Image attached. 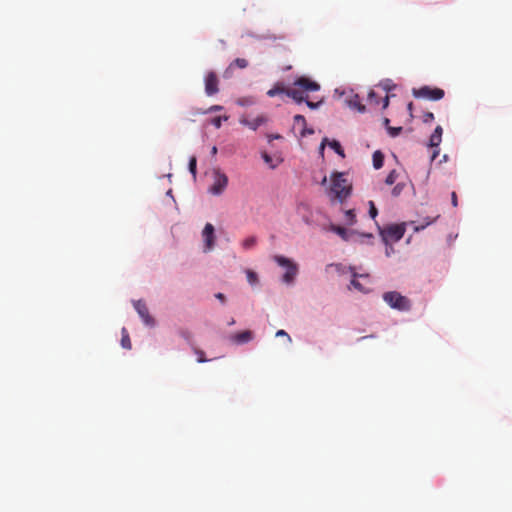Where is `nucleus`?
I'll return each mask as SVG.
<instances>
[{
	"label": "nucleus",
	"instance_id": "1",
	"mask_svg": "<svg viewBox=\"0 0 512 512\" xmlns=\"http://www.w3.org/2000/svg\"><path fill=\"white\" fill-rule=\"evenodd\" d=\"M352 184L342 172H334L330 176V186L327 189V196L332 203H344L351 195Z\"/></svg>",
	"mask_w": 512,
	"mask_h": 512
},
{
	"label": "nucleus",
	"instance_id": "2",
	"mask_svg": "<svg viewBox=\"0 0 512 512\" xmlns=\"http://www.w3.org/2000/svg\"><path fill=\"white\" fill-rule=\"evenodd\" d=\"M383 300L393 309L399 311H409L411 301L396 291H390L383 294Z\"/></svg>",
	"mask_w": 512,
	"mask_h": 512
},
{
	"label": "nucleus",
	"instance_id": "3",
	"mask_svg": "<svg viewBox=\"0 0 512 512\" xmlns=\"http://www.w3.org/2000/svg\"><path fill=\"white\" fill-rule=\"evenodd\" d=\"M273 260L281 267L286 269V272L283 275V282L286 284H291L294 282L297 274H298V266L295 262L281 255H275Z\"/></svg>",
	"mask_w": 512,
	"mask_h": 512
},
{
	"label": "nucleus",
	"instance_id": "4",
	"mask_svg": "<svg viewBox=\"0 0 512 512\" xmlns=\"http://www.w3.org/2000/svg\"><path fill=\"white\" fill-rule=\"evenodd\" d=\"M413 96L416 98H424L428 100L437 101L444 97L445 92L441 88L423 86L419 89H413Z\"/></svg>",
	"mask_w": 512,
	"mask_h": 512
},
{
	"label": "nucleus",
	"instance_id": "5",
	"mask_svg": "<svg viewBox=\"0 0 512 512\" xmlns=\"http://www.w3.org/2000/svg\"><path fill=\"white\" fill-rule=\"evenodd\" d=\"M228 185V177L219 170L214 172V182L209 188V192L213 195H220L224 192Z\"/></svg>",
	"mask_w": 512,
	"mask_h": 512
},
{
	"label": "nucleus",
	"instance_id": "6",
	"mask_svg": "<svg viewBox=\"0 0 512 512\" xmlns=\"http://www.w3.org/2000/svg\"><path fill=\"white\" fill-rule=\"evenodd\" d=\"M202 237L205 243L204 251H211L215 245V229L211 223H207L205 225L202 231Z\"/></svg>",
	"mask_w": 512,
	"mask_h": 512
},
{
	"label": "nucleus",
	"instance_id": "7",
	"mask_svg": "<svg viewBox=\"0 0 512 512\" xmlns=\"http://www.w3.org/2000/svg\"><path fill=\"white\" fill-rule=\"evenodd\" d=\"M219 79L215 72L207 73L205 77V93L208 96L215 95L219 91Z\"/></svg>",
	"mask_w": 512,
	"mask_h": 512
},
{
	"label": "nucleus",
	"instance_id": "8",
	"mask_svg": "<svg viewBox=\"0 0 512 512\" xmlns=\"http://www.w3.org/2000/svg\"><path fill=\"white\" fill-rule=\"evenodd\" d=\"M134 307H135L137 313L139 314V316L141 317V319L143 320V322L147 326H154L155 320L152 316H150L149 310H148L145 302H143L142 300H138V301L134 302Z\"/></svg>",
	"mask_w": 512,
	"mask_h": 512
},
{
	"label": "nucleus",
	"instance_id": "9",
	"mask_svg": "<svg viewBox=\"0 0 512 512\" xmlns=\"http://www.w3.org/2000/svg\"><path fill=\"white\" fill-rule=\"evenodd\" d=\"M405 233V227L401 224L391 225L384 230V238H390L393 241H399Z\"/></svg>",
	"mask_w": 512,
	"mask_h": 512
},
{
	"label": "nucleus",
	"instance_id": "10",
	"mask_svg": "<svg viewBox=\"0 0 512 512\" xmlns=\"http://www.w3.org/2000/svg\"><path fill=\"white\" fill-rule=\"evenodd\" d=\"M294 86L299 87L300 89H302L305 92L318 91L320 89V85L317 82L311 80L310 78L304 77V76L296 79L294 82Z\"/></svg>",
	"mask_w": 512,
	"mask_h": 512
},
{
	"label": "nucleus",
	"instance_id": "11",
	"mask_svg": "<svg viewBox=\"0 0 512 512\" xmlns=\"http://www.w3.org/2000/svg\"><path fill=\"white\" fill-rule=\"evenodd\" d=\"M287 96L292 98L298 104L304 102L307 98V95H305V91H303L297 86L293 88H288Z\"/></svg>",
	"mask_w": 512,
	"mask_h": 512
},
{
	"label": "nucleus",
	"instance_id": "12",
	"mask_svg": "<svg viewBox=\"0 0 512 512\" xmlns=\"http://www.w3.org/2000/svg\"><path fill=\"white\" fill-rule=\"evenodd\" d=\"M253 339V333L250 330H244L231 336V340L236 344H244Z\"/></svg>",
	"mask_w": 512,
	"mask_h": 512
},
{
	"label": "nucleus",
	"instance_id": "13",
	"mask_svg": "<svg viewBox=\"0 0 512 512\" xmlns=\"http://www.w3.org/2000/svg\"><path fill=\"white\" fill-rule=\"evenodd\" d=\"M442 133L443 129L441 126H437L433 132V134L430 136L429 139V146L432 148H437L442 140Z\"/></svg>",
	"mask_w": 512,
	"mask_h": 512
},
{
	"label": "nucleus",
	"instance_id": "14",
	"mask_svg": "<svg viewBox=\"0 0 512 512\" xmlns=\"http://www.w3.org/2000/svg\"><path fill=\"white\" fill-rule=\"evenodd\" d=\"M266 121H267L266 117L263 115H260L251 120H241V123L248 126L252 130H256L258 127H260Z\"/></svg>",
	"mask_w": 512,
	"mask_h": 512
},
{
	"label": "nucleus",
	"instance_id": "15",
	"mask_svg": "<svg viewBox=\"0 0 512 512\" xmlns=\"http://www.w3.org/2000/svg\"><path fill=\"white\" fill-rule=\"evenodd\" d=\"M347 103H348L350 108L356 109L359 112H364L365 111V106L361 103V99H360L359 95H357V94L352 95L347 100Z\"/></svg>",
	"mask_w": 512,
	"mask_h": 512
},
{
	"label": "nucleus",
	"instance_id": "16",
	"mask_svg": "<svg viewBox=\"0 0 512 512\" xmlns=\"http://www.w3.org/2000/svg\"><path fill=\"white\" fill-rule=\"evenodd\" d=\"M288 88L284 86L282 83H276L268 92L267 95L269 97H274L280 94L287 95Z\"/></svg>",
	"mask_w": 512,
	"mask_h": 512
},
{
	"label": "nucleus",
	"instance_id": "17",
	"mask_svg": "<svg viewBox=\"0 0 512 512\" xmlns=\"http://www.w3.org/2000/svg\"><path fill=\"white\" fill-rule=\"evenodd\" d=\"M261 157L271 169H275L282 162V159H277L274 161L267 152H262Z\"/></svg>",
	"mask_w": 512,
	"mask_h": 512
},
{
	"label": "nucleus",
	"instance_id": "18",
	"mask_svg": "<svg viewBox=\"0 0 512 512\" xmlns=\"http://www.w3.org/2000/svg\"><path fill=\"white\" fill-rule=\"evenodd\" d=\"M373 166L375 169H380L384 163V155L381 151L377 150L372 156Z\"/></svg>",
	"mask_w": 512,
	"mask_h": 512
},
{
	"label": "nucleus",
	"instance_id": "19",
	"mask_svg": "<svg viewBox=\"0 0 512 512\" xmlns=\"http://www.w3.org/2000/svg\"><path fill=\"white\" fill-rule=\"evenodd\" d=\"M121 334H122L121 346L124 349L130 350L131 347H132V344H131V340H130V337H129V333H128V331H127V329L125 327L122 328Z\"/></svg>",
	"mask_w": 512,
	"mask_h": 512
},
{
	"label": "nucleus",
	"instance_id": "20",
	"mask_svg": "<svg viewBox=\"0 0 512 512\" xmlns=\"http://www.w3.org/2000/svg\"><path fill=\"white\" fill-rule=\"evenodd\" d=\"M331 231H333L336 234H338L344 240L348 239V233H347V230L344 227L337 226V225H332L331 226Z\"/></svg>",
	"mask_w": 512,
	"mask_h": 512
},
{
	"label": "nucleus",
	"instance_id": "21",
	"mask_svg": "<svg viewBox=\"0 0 512 512\" xmlns=\"http://www.w3.org/2000/svg\"><path fill=\"white\" fill-rule=\"evenodd\" d=\"M345 222L348 225H353L356 222V215L353 209L345 211Z\"/></svg>",
	"mask_w": 512,
	"mask_h": 512
},
{
	"label": "nucleus",
	"instance_id": "22",
	"mask_svg": "<svg viewBox=\"0 0 512 512\" xmlns=\"http://www.w3.org/2000/svg\"><path fill=\"white\" fill-rule=\"evenodd\" d=\"M256 243L257 238L255 236H250L242 242V246L244 249H251L256 245Z\"/></svg>",
	"mask_w": 512,
	"mask_h": 512
},
{
	"label": "nucleus",
	"instance_id": "23",
	"mask_svg": "<svg viewBox=\"0 0 512 512\" xmlns=\"http://www.w3.org/2000/svg\"><path fill=\"white\" fill-rule=\"evenodd\" d=\"M329 146L337 153L339 154L340 156L344 157V150L341 146V144L336 141V140H333L329 143Z\"/></svg>",
	"mask_w": 512,
	"mask_h": 512
},
{
	"label": "nucleus",
	"instance_id": "24",
	"mask_svg": "<svg viewBox=\"0 0 512 512\" xmlns=\"http://www.w3.org/2000/svg\"><path fill=\"white\" fill-rule=\"evenodd\" d=\"M357 277H358V274L354 273V274H353V279H352V281H351V285H352L355 289L359 290L360 292H368V290H367V289H365V288L362 286V284H361V283L356 279Z\"/></svg>",
	"mask_w": 512,
	"mask_h": 512
},
{
	"label": "nucleus",
	"instance_id": "25",
	"mask_svg": "<svg viewBox=\"0 0 512 512\" xmlns=\"http://www.w3.org/2000/svg\"><path fill=\"white\" fill-rule=\"evenodd\" d=\"M232 66L244 69L248 66V61L244 58H237L233 61V63H231L230 67Z\"/></svg>",
	"mask_w": 512,
	"mask_h": 512
},
{
	"label": "nucleus",
	"instance_id": "26",
	"mask_svg": "<svg viewBox=\"0 0 512 512\" xmlns=\"http://www.w3.org/2000/svg\"><path fill=\"white\" fill-rule=\"evenodd\" d=\"M397 177H398L397 172H396L395 170H392V171L387 175V177H386V179H385V183H386L387 185H392V184H394V183H395V181H396Z\"/></svg>",
	"mask_w": 512,
	"mask_h": 512
},
{
	"label": "nucleus",
	"instance_id": "27",
	"mask_svg": "<svg viewBox=\"0 0 512 512\" xmlns=\"http://www.w3.org/2000/svg\"><path fill=\"white\" fill-rule=\"evenodd\" d=\"M222 120L226 121L228 120V117L227 116H217V117H214L213 119H211V124L216 127V128H220L221 125H222Z\"/></svg>",
	"mask_w": 512,
	"mask_h": 512
},
{
	"label": "nucleus",
	"instance_id": "28",
	"mask_svg": "<svg viewBox=\"0 0 512 512\" xmlns=\"http://www.w3.org/2000/svg\"><path fill=\"white\" fill-rule=\"evenodd\" d=\"M196 165H197L196 157H191L190 161H189V171L191 172V174L193 175L194 178L196 177V173H197Z\"/></svg>",
	"mask_w": 512,
	"mask_h": 512
},
{
	"label": "nucleus",
	"instance_id": "29",
	"mask_svg": "<svg viewBox=\"0 0 512 512\" xmlns=\"http://www.w3.org/2000/svg\"><path fill=\"white\" fill-rule=\"evenodd\" d=\"M368 100L370 104L374 103L375 105L379 104V99L375 91L370 90L368 93Z\"/></svg>",
	"mask_w": 512,
	"mask_h": 512
},
{
	"label": "nucleus",
	"instance_id": "30",
	"mask_svg": "<svg viewBox=\"0 0 512 512\" xmlns=\"http://www.w3.org/2000/svg\"><path fill=\"white\" fill-rule=\"evenodd\" d=\"M247 280L250 284H255L258 281L257 274L251 270L247 271Z\"/></svg>",
	"mask_w": 512,
	"mask_h": 512
},
{
	"label": "nucleus",
	"instance_id": "31",
	"mask_svg": "<svg viewBox=\"0 0 512 512\" xmlns=\"http://www.w3.org/2000/svg\"><path fill=\"white\" fill-rule=\"evenodd\" d=\"M378 211L373 201H369V215L371 218L375 219Z\"/></svg>",
	"mask_w": 512,
	"mask_h": 512
},
{
	"label": "nucleus",
	"instance_id": "32",
	"mask_svg": "<svg viewBox=\"0 0 512 512\" xmlns=\"http://www.w3.org/2000/svg\"><path fill=\"white\" fill-rule=\"evenodd\" d=\"M294 122L302 126H306V119L303 115L297 114L294 116Z\"/></svg>",
	"mask_w": 512,
	"mask_h": 512
},
{
	"label": "nucleus",
	"instance_id": "33",
	"mask_svg": "<svg viewBox=\"0 0 512 512\" xmlns=\"http://www.w3.org/2000/svg\"><path fill=\"white\" fill-rule=\"evenodd\" d=\"M222 109H223V107L220 105H213V106L209 107L207 110L201 111L200 113L206 114V113H210V112L221 111Z\"/></svg>",
	"mask_w": 512,
	"mask_h": 512
},
{
	"label": "nucleus",
	"instance_id": "34",
	"mask_svg": "<svg viewBox=\"0 0 512 512\" xmlns=\"http://www.w3.org/2000/svg\"><path fill=\"white\" fill-rule=\"evenodd\" d=\"M402 131V127H397V128H394V127H389L388 128V132L389 134L392 136V137H395V136H398L400 134V132Z\"/></svg>",
	"mask_w": 512,
	"mask_h": 512
},
{
	"label": "nucleus",
	"instance_id": "35",
	"mask_svg": "<svg viewBox=\"0 0 512 512\" xmlns=\"http://www.w3.org/2000/svg\"><path fill=\"white\" fill-rule=\"evenodd\" d=\"M181 337H183L187 342H190L192 340V333L188 330H181L180 331Z\"/></svg>",
	"mask_w": 512,
	"mask_h": 512
},
{
	"label": "nucleus",
	"instance_id": "36",
	"mask_svg": "<svg viewBox=\"0 0 512 512\" xmlns=\"http://www.w3.org/2000/svg\"><path fill=\"white\" fill-rule=\"evenodd\" d=\"M434 120V114L432 112H426L423 115V122L424 123H430Z\"/></svg>",
	"mask_w": 512,
	"mask_h": 512
},
{
	"label": "nucleus",
	"instance_id": "37",
	"mask_svg": "<svg viewBox=\"0 0 512 512\" xmlns=\"http://www.w3.org/2000/svg\"><path fill=\"white\" fill-rule=\"evenodd\" d=\"M276 337H286L289 343H291V342H292L291 337H290V336H289V334H288L286 331H284V330H278V331L276 332Z\"/></svg>",
	"mask_w": 512,
	"mask_h": 512
},
{
	"label": "nucleus",
	"instance_id": "38",
	"mask_svg": "<svg viewBox=\"0 0 512 512\" xmlns=\"http://www.w3.org/2000/svg\"><path fill=\"white\" fill-rule=\"evenodd\" d=\"M195 353L198 355V362L203 363L206 362L207 359L204 357V352L198 349H195Z\"/></svg>",
	"mask_w": 512,
	"mask_h": 512
},
{
	"label": "nucleus",
	"instance_id": "39",
	"mask_svg": "<svg viewBox=\"0 0 512 512\" xmlns=\"http://www.w3.org/2000/svg\"><path fill=\"white\" fill-rule=\"evenodd\" d=\"M402 189H403V186H402V185H400V184H397V185L393 188V190H392V194H393V196H399V195H400V193H401V191H402Z\"/></svg>",
	"mask_w": 512,
	"mask_h": 512
},
{
	"label": "nucleus",
	"instance_id": "40",
	"mask_svg": "<svg viewBox=\"0 0 512 512\" xmlns=\"http://www.w3.org/2000/svg\"><path fill=\"white\" fill-rule=\"evenodd\" d=\"M304 102H306L307 106H308L309 108H311V109H316V108H318V106H319V105H320V103H321V102H317V103L311 102V101H309L307 98H306V100H305Z\"/></svg>",
	"mask_w": 512,
	"mask_h": 512
},
{
	"label": "nucleus",
	"instance_id": "41",
	"mask_svg": "<svg viewBox=\"0 0 512 512\" xmlns=\"http://www.w3.org/2000/svg\"><path fill=\"white\" fill-rule=\"evenodd\" d=\"M451 202H452V205H453L454 207H457V205H458V199H457V194H456V192H452V194H451Z\"/></svg>",
	"mask_w": 512,
	"mask_h": 512
},
{
	"label": "nucleus",
	"instance_id": "42",
	"mask_svg": "<svg viewBox=\"0 0 512 512\" xmlns=\"http://www.w3.org/2000/svg\"><path fill=\"white\" fill-rule=\"evenodd\" d=\"M313 133H314L313 129H307L306 126H303V130L301 132L302 136H305L307 134L311 135Z\"/></svg>",
	"mask_w": 512,
	"mask_h": 512
},
{
	"label": "nucleus",
	"instance_id": "43",
	"mask_svg": "<svg viewBox=\"0 0 512 512\" xmlns=\"http://www.w3.org/2000/svg\"><path fill=\"white\" fill-rule=\"evenodd\" d=\"M215 297L220 300L222 303H225L226 297L223 293H217Z\"/></svg>",
	"mask_w": 512,
	"mask_h": 512
},
{
	"label": "nucleus",
	"instance_id": "44",
	"mask_svg": "<svg viewBox=\"0 0 512 512\" xmlns=\"http://www.w3.org/2000/svg\"><path fill=\"white\" fill-rule=\"evenodd\" d=\"M389 105V97L386 95L383 99V108H387Z\"/></svg>",
	"mask_w": 512,
	"mask_h": 512
},
{
	"label": "nucleus",
	"instance_id": "45",
	"mask_svg": "<svg viewBox=\"0 0 512 512\" xmlns=\"http://www.w3.org/2000/svg\"><path fill=\"white\" fill-rule=\"evenodd\" d=\"M438 154H439V150H434L433 153H432V156H431V160L432 161L435 160L436 157L438 156Z\"/></svg>",
	"mask_w": 512,
	"mask_h": 512
},
{
	"label": "nucleus",
	"instance_id": "46",
	"mask_svg": "<svg viewBox=\"0 0 512 512\" xmlns=\"http://www.w3.org/2000/svg\"><path fill=\"white\" fill-rule=\"evenodd\" d=\"M326 141H327V138H324V139H323V141H322V143H321V147H320V148H321V150H323V149H324V147H325V142H326Z\"/></svg>",
	"mask_w": 512,
	"mask_h": 512
},
{
	"label": "nucleus",
	"instance_id": "47",
	"mask_svg": "<svg viewBox=\"0 0 512 512\" xmlns=\"http://www.w3.org/2000/svg\"><path fill=\"white\" fill-rule=\"evenodd\" d=\"M212 155H215L217 153V147L213 146L211 150Z\"/></svg>",
	"mask_w": 512,
	"mask_h": 512
},
{
	"label": "nucleus",
	"instance_id": "48",
	"mask_svg": "<svg viewBox=\"0 0 512 512\" xmlns=\"http://www.w3.org/2000/svg\"><path fill=\"white\" fill-rule=\"evenodd\" d=\"M280 138V135H273V136H269V140L271 141L272 139H278Z\"/></svg>",
	"mask_w": 512,
	"mask_h": 512
},
{
	"label": "nucleus",
	"instance_id": "49",
	"mask_svg": "<svg viewBox=\"0 0 512 512\" xmlns=\"http://www.w3.org/2000/svg\"><path fill=\"white\" fill-rule=\"evenodd\" d=\"M326 182H327V177L325 176L321 183H322V185H324Z\"/></svg>",
	"mask_w": 512,
	"mask_h": 512
},
{
	"label": "nucleus",
	"instance_id": "50",
	"mask_svg": "<svg viewBox=\"0 0 512 512\" xmlns=\"http://www.w3.org/2000/svg\"><path fill=\"white\" fill-rule=\"evenodd\" d=\"M424 227H425V225H422L421 227H416L415 230L419 231L420 229H423Z\"/></svg>",
	"mask_w": 512,
	"mask_h": 512
},
{
	"label": "nucleus",
	"instance_id": "51",
	"mask_svg": "<svg viewBox=\"0 0 512 512\" xmlns=\"http://www.w3.org/2000/svg\"><path fill=\"white\" fill-rule=\"evenodd\" d=\"M412 105H413V104H412V102H410V103L408 104V109H409L410 111L412 110Z\"/></svg>",
	"mask_w": 512,
	"mask_h": 512
},
{
	"label": "nucleus",
	"instance_id": "52",
	"mask_svg": "<svg viewBox=\"0 0 512 512\" xmlns=\"http://www.w3.org/2000/svg\"><path fill=\"white\" fill-rule=\"evenodd\" d=\"M235 323L234 319H231V321L228 323L229 325H233Z\"/></svg>",
	"mask_w": 512,
	"mask_h": 512
},
{
	"label": "nucleus",
	"instance_id": "53",
	"mask_svg": "<svg viewBox=\"0 0 512 512\" xmlns=\"http://www.w3.org/2000/svg\"><path fill=\"white\" fill-rule=\"evenodd\" d=\"M385 124L387 125L389 123V119L388 118H385L384 120Z\"/></svg>",
	"mask_w": 512,
	"mask_h": 512
},
{
	"label": "nucleus",
	"instance_id": "54",
	"mask_svg": "<svg viewBox=\"0 0 512 512\" xmlns=\"http://www.w3.org/2000/svg\"><path fill=\"white\" fill-rule=\"evenodd\" d=\"M300 207H305V208H306V207H307V205H306V204H300V205H299V208H300Z\"/></svg>",
	"mask_w": 512,
	"mask_h": 512
}]
</instances>
